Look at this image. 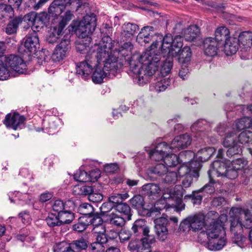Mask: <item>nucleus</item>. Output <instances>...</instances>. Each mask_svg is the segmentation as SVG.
Instances as JSON below:
<instances>
[{"instance_id": "obj_21", "label": "nucleus", "mask_w": 252, "mask_h": 252, "mask_svg": "<svg viewBox=\"0 0 252 252\" xmlns=\"http://www.w3.org/2000/svg\"><path fill=\"white\" fill-rule=\"evenodd\" d=\"M169 145L165 142H160L157 144L155 149L149 153L150 158L153 160H163L166 153L169 151Z\"/></svg>"}, {"instance_id": "obj_58", "label": "nucleus", "mask_w": 252, "mask_h": 252, "mask_svg": "<svg viewBox=\"0 0 252 252\" xmlns=\"http://www.w3.org/2000/svg\"><path fill=\"white\" fill-rule=\"evenodd\" d=\"M130 202L132 206L135 207L137 209L142 208L144 205L143 197L140 195L134 196L130 200Z\"/></svg>"}, {"instance_id": "obj_39", "label": "nucleus", "mask_w": 252, "mask_h": 252, "mask_svg": "<svg viewBox=\"0 0 252 252\" xmlns=\"http://www.w3.org/2000/svg\"><path fill=\"white\" fill-rule=\"evenodd\" d=\"M14 16V10L12 6L4 3L0 4V19H9Z\"/></svg>"}, {"instance_id": "obj_10", "label": "nucleus", "mask_w": 252, "mask_h": 252, "mask_svg": "<svg viewBox=\"0 0 252 252\" xmlns=\"http://www.w3.org/2000/svg\"><path fill=\"white\" fill-rule=\"evenodd\" d=\"M84 61H82L79 63L76 66V73L78 75L79 77H81L83 79L86 80L88 78V77L92 73L94 69H95L92 75V80L96 84H100L102 82L103 79L107 76L108 73L106 71L110 72L109 73L114 74L116 71H111L108 70H106L104 68V62L103 61H100L97 63V64L95 66H94L92 68L91 72L88 74V75L85 76L84 78L83 77V76L79 74L77 71V67L79 66V64L83 62Z\"/></svg>"}, {"instance_id": "obj_55", "label": "nucleus", "mask_w": 252, "mask_h": 252, "mask_svg": "<svg viewBox=\"0 0 252 252\" xmlns=\"http://www.w3.org/2000/svg\"><path fill=\"white\" fill-rule=\"evenodd\" d=\"M171 84V80L165 78L158 82L155 86V90L158 93L165 91Z\"/></svg>"}, {"instance_id": "obj_50", "label": "nucleus", "mask_w": 252, "mask_h": 252, "mask_svg": "<svg viewBox=\"0 0 252 252\" xmlns=\"http://www.w3.org/2000/svg\"><path fill=\"white\" fill-rule=\"evenodd\" d=\"M10 76V71L4 59H0V80H4L8 78Z\"/></svg>"}, {"instance_id": "obj_40", "label": "nucleus", "mask_w": 252, "mask_h": 252, "mask_svg": "<svg viewBox=\"0 0 252 252\" xmlns=\"http://www.w3.org/2000/svg\"><path fill=\"white\" fill-rule=\"evenodd\" d=\"M236 133L234 127H233L232 130H228L226 136L223 140V145L225 147L236 145Z\"/></svg>"}, {"instance_id": "obj_32", "label": "nucleus", "mask_w": 252, "mask_h": 252, "mask_svg": "<svg viewBox=\"0 0 252 252\" xmlns=\"http://www.w3.org/2000/svg\"><path fill=\"white\" fill-rule=\"evenodd\" d=\"M184 37L188 41H193L200 33L199 27L196 25H191L184 31Z\"/></svg>"}, {"instance_id": "obj_59", "label": "nucleus", "mask_w": 252, "mask_h": 252, "mask_svg": "<svg viewBox=\"0 0 252 252\" xmlns=\"http://www.w3.org/2000/svg\"><path fill=\"white\" fill-rule=\"evenodd\" d=\"M180 48V52L176 56H179L180 59H184V62H188L191 55L190 49L188 47H185L182 49Z\"/></svg>"}, {"instance_id": "obj_13", "label": "nucleus", "mask_w": 252, "mask_h": 252, "mask_svg": "<svg viewBox=\"0 0 252 252\" xmlns=\"http://www.w3.org/2000/svg\"><path fill=\"white\" fill-rule=\"evenodd\" d=\"M70 40L67 36H64L60 43L56 46L52 56L54 62H59L66 56L70 49Z\"/></svg>"}, {"instance_id": "obj_44", "label": "nucleus", "mask_w": 252, "mask_h": 252, "mask_svg": "<svg viewBox=\"0 0 252 252\" xmlns=\"http://www.w3.org/2000/svg\"><path fill=\"white\" fill-rule=\"evenodd\" d=\"M91 220H87L86 217H81L79 218L78 222L74 224L73 228L74 230L78 232H82L85 230L87 227L91 225L92 219L90 218Z\"/></svg>"}, {"instance_id": "obj_54", "label": "nucleus", "mask_w": 252, "mask_h": 252, "mask_svg": "<svg viewBox=\"0 0 252 252\" xmlns=\"http://www.w3.org/2000/svg\"><path fill=\"white\" fill-rule=\"evenodd\" d=\"M46 221L50 227H54L62 225L59 220L58 215L56 214V213L49 214L48 217L46 219Z\"/></svg>"}, {"instance_id": "obj_49", "label": "nucleus", "mask_w": 252, "mask_h": 252, "mask_svg": "<svg viewBox=\"0 0 252 252\" xmlns=\"http://www.w3.org/2000/svg\"><path fill=\"white\" fill-rule=\"evenodd\" d=\"M225 110L226 112V116L228 119L232 120L231 122H233V126H234V123L236 120L235 116L236 114L235 112V105L234 103H230L226 104L224 107Z\"/></svg>"}, {"instance_id": "obj_61", "label": "nucleus", "mask_w": 252, "mask_h": 252, "mask_svg": "<svg viewBox=\"0 0 252 252\" xmlns=\"http://www.w3.org/2000/svg\"><path fill=\"white\" fill-rule=\"evenodd\" d=\"M179 230L180 232H183L186 233L189 232L190 230L192 231L191 224L189 221V217H187L181 221L179 226Z\"/></svg>"}, {"instance_id": "obj_46", "label": "nucleus", "mask_w": 252, "mask_h": 252, "mask_svg": "<svg viewBox=\"0 0 252 252\" xmlns=\"http://www.w3.org/2000/svg\"><path fill=\"white\" fill-rule=\"evenodd\" d=\"M163 160L167 167L175 166L180 162L178 156L173 154H168L167 153H166Z\"/></svg>"}, {"instance_id": "obj_36", "label": "nucleus", "mask_w": 252, "mask_h": 252, "mask_svg": "<svg viewBox=\"0 0 252 252\" xmlns=\"http://www.w3.org/2000/svg\"><path fill=\"white\" fill-rule=\"evenodd\" d=\"M23 21L21 17H17L9 21L5 28V32L7 34L11 35L17 32L19 25Z\"/></svg>"}, {"instance_id": "obj_63", "label": "nucleus", "mask_w": 252, "mask_h": 252, "mask_svg": "<svg viewBox=\"0 0 252 252\" xmlns=\"http://www.w3.org/2000/svg\"><path fill=\"white\" fill-rule=\"evenodd\" d=\"M90 252H105V246L101 245L99 243H92L88 247Z\"/></svg>"}, {"instance_id": "obj_6", "label": "nucleus", "mask_w": 252, "mask_h": 252, "mask_svg": "<svg viewBox=\"0 0 252 252\" xmlns=\"http://www.w3.org/2000/svg\"><path fill=\"white\" fill-rule=\"evenodd\" d=\"M195 165H191L192 169L188 165H182L179 168L178 172L180 177L184 178L182 180V187L185 188L190 187L193 181V178L199 176V164L195 163Z\"/></svg>"}, {"instance_id": "obj_57", "label": "nucleus", "mask_w": 252, "mask_h": 252, "mask_svg": "<svg viewBox=\"0 0 252 252\" xmlns=\"http://www.w3.org/2000/svg\"><path fill=\"white\" fill-rule=\"evenodd\" d=\"M74 179L80 182H88L90 180L88 173L81 169L77 170L74 174Z\"/></svg>"}, {"instance_id": "obj_16", "label": "nucleus", "mask_w": 252, "mask_h": 252, "mask_svg": "<svg viewBox=\"0 0 252 252\" xmlns=\"http://www.w3.org/2000/svg\"><path fill=\"white\" fill-rule=\"evenodd\" d=\"M203 46L205 54L214 57L217 55L218 50H222L223 43L218 42L212 37H207L203 40Z\"/></svg>"}, {"instance_id": "obj_30", "label": "nucleus", "mask_w": 252, "mask_h": 252, "mask_svg": "<svg viewBox=\"0 0 252 252\" xmlns=\"http://www.w3.org/2000/svg\"><path fill=\"white\" fill-rule=\"evenodd\" d=\"M216 150L210 147H206L200 149L195 153V158L197 161L205 162L207 161L215 153Z\"/></svg>"}, {"instance_id": "obj_28", "label": "nucleus", "mask_w": 252, "mask_h": 252, "mask_svg": "<svg viewBox=\"0 0 252 252\" xmlns=\"http://www.w3.org/2000/svg\"><path fill=\"white\" fill-rule=\"evenodd\" d=\"M131 230L135 236H140L141 234L146 235L149 232V228L146 225V221L144 219H138L134 221Z\"/></svg>"}, {"instance_id": "obj_34", "label": "nucleus", "mask_w": 252, "mask_h": 252, "mask_svg": "<svg viewBox=\"0 0 252 252\" xmlns=\"http://www.w3.org/2000/svg\"><path fill=\"white\" fill-rule=\"evenodd\" d=\"M78 209L80 213L82 215V217H86L88 220H91L90 218L93 219L96 215H100L97 212L95 213L93 207L88 203L80 205Z\"/></svg>"}, {"instance_id": "obj_7", "label": "nucleus", "mask_w": 252, "mask_h": 252, "mask_svg": "<svg viewBox=\"0 0 252 252\" xmlns=\"http://www.w3.org/2000/svg\"><path fill=\"white\" fill-rule=\"evenodd\" d=\"M184 190L182 186L176 185L173 190L167 188L163 189L162 198L164 200L174 201L175 203L172 205L181 206L180 210H182L185 208L184 204H182V198L184 195Z\"/></svg>"}, {"instance_id": "obj_18", "label": "nucleus", "mask_w": 252, "mask_h": 252, "mask_svg": "<svg viewBox=\"0 0 252 252\" xmlns=\"http://www.w3.org/2000/svg\"><path fill=\"white\" fill-rule=\"evenodd\" d=\"M237 51L246 52L250 50L252 45V32L244 31L240 33L237 38Z\"/></svg>"}, {"instance_id": "obj_15", "label": "nucleus", "mask_w": 252, "mask_h": 252, "mask_svg": "<svg viewBox=\"0 0 252 252\" xmlns=\"http://www.w3.org/2000/svg\"><path fill=\"white\" fill-rule=\"evenodd\" d=\"M4 62L9 65L11 69L19 73H24L26 69V64L23 59L18 56L10 55L2 57Z\"/></svg>"}, {"instance_id": "obj_60", "label": "nucleus", "mask_w": 252, "mask_h": 252, "mask_svg": "<svg viewBox=\"0 0 252 252\" xmlns=\"http://www.w3.org/2000/svg\"><path fill=\"white\" fill-rule=\"evenodd\" d=\"M115 209L114 205L111 204L108 200L107 202L103 203L101 206L100 207L101 215L104 218H105V215L107 214H110L111 212L110 211L113 209Z\"/></svg>"}, {"instance_id": "obj_62", "label": "nucleus", "mask_w": 252, "mask_h": 252, "mask_svg": "<svg viewBox=\"0 0 252 252\" xmlns=\"http://www.w3.org/2000/svg\"><path fill=\"white\" fill-rule=\"evenodd\" d=\"M202 191H200V189L198 190L194 191L192 194L189 195V197L191 199L192 203L195 204H200L202 200V195L200 194Z\"/></svg>"}, {"instance_id": "obj_38", "label": "nucleus", "mask_w": 252, "mask_h": 252, "mask_svg": "<svg viewBox=\"0 0 252 252\" xmlns=\"http://www.w3.org/2000/svg\"><path fill=\"white\" fill-rule=\"evenodd\" d=\"M58 215L62 225L70 223L74 218V215L70 209V206L66 208V210L65 209L60 213L58 214Z\"/></svg>"}, {"instance_id": "obj_37", "label": "nucleus", "mask_w": 252, "mask_h": 252, "mask_svg": "<svg viewBox=\"0 0 252 252\" xmlns=\"http://www.w3.org/2000/svg\"><path fill=\"white\" fill-rule=\"evenodd\" d=\"M229 34V30L225 26H221L216 29L215 37L214 39L218 42L224 43L227 39H228V37L227 36Z\"/></svg>"}, {"instance_id": "obj_23", "label": "nucleus", "mask_w": 252, "mask_h": 252, "mask_svg": "<svg viewBox=\"0 0 252 252\" xmlns=\"http://www.w3.org/2000/svg\"><path fill=\"white\" fill-rule=\"evenodd\" d=\"M24 46L32 54H35L39 48L38 36L35 32L29 33L25 38Z\"/></svg>"}, {"instance_id": "obj_4", "label": "nucleus", "mask_w": 252, "mask_h": 252, "mask_svg": "<svg viewBox=\"0 0 252 252\" xmlns=\"http://www.w3.org/2000/svg\"><path fill=\"white\" fill-rule=\"evenodd\" d=\"M160 210L154 207L151 209L148 212L147 216L152 217L154 220L155 230L158 239L161 241H164L168 234L167 224L169 220L165 217H158L160 215Z\"/></svg>"}, {"instance_id": "obj_11", "label": "nucleus", "mask_w": 252, "mask_h": 252, "mask_svg": "<svg viewBox=\"0 0 252 252\" xmlns=\"http://www.w3.org/2000/svg\"><path fill=\"white\" fill-rule=\"evenodd\" d=\"M80 1V0H54L48 8L49 13L51 16L58 18L68 5L76 3L78 4L76 10L81 7Z\"/></svg>"}, {"instance_id": "obj_47", "label": "nucleus", "mask_w": 252, "mask_h": 252, "mask_svg": "<svg viewBox=\"0 0 252 252\" xmlns=\"http://www.w3.org/2000/svg\"><path fill=\"white\" fill-rule=\"evenodd\" d=\"M236 161L234 159H232L231 162H229L228 164L226 172L224 177L230 180L235 179L236 178Z\"/></svg>"}, {"instance_id": "obj_22", "label": "nucleus", "mask_w": 252, "mask_h": 252, "mask_svg": "<svg viewBox=\"0 0 252 252\" xmlns=\"http://www.w3.org/2000/svg\"><path fill=\"white\" fill-rule=\"evenodd\" d=\"M25 120V117L18 113H9L6 115L3 124L6 127L16 130L24 124Z\"/></svg>"}, {"instance_id": "obj_31", "label": "nucleus", "mask_w": 252, "mask_h": 252, "mask_svg": "<svg viewBox=\"0 0 252 252\" xmlns=\"http://www.w3.org/2000/svg\"><path fill=\"white\" fill-rule=\"evenodd\" d=\"M105 221L108 223L117 227H122L126 220L113 212L105 215Z\"/></svg>"}, {"instance_id": "obj_3", "label": "nucleus", "mask_w": 252, "mask_h": 252, "mask_svg": "<svg viewBox=\"0 0 252 252\" xmlns=\"http://www.w3.org/2000/svg\"><path fill=\"white\" fill-rule=\"evenodd\" d=\"M96 26V18L94 13H90L85 15L83 19L79 22L77 28L76 29V33L79 37L82 39L77 42L76 48L78 52L81 54H87L85 58L89 55H91L94 52L97 51L96 46H100L103 43H100L99 45H95L94 48L90 49L91 38L89 35L94 31ZM86 59L83 61H85Z\"/></svg>"}, {"instance_id": "obj_12", "label": "nucleus", "mask_w": 252, "mask_h": 252, "mask_svg": "<svg viewBox=\"0 0 252 252\" xmlns=\"http://www.w3.org/2000/svg\"><path fill=\"white\" fill-rule=\"evenodd\" d=\"M73 14L70 10H67L63 16L60 17L58 27H54L53 32L50 33L47 38L49 43H53L57 41L59 36L61 35L63 29L64 28L67 23L70 21Z\"/></svg>"}, {"instance_id": "obj_1", "label": "nucleus", "mask_w": 252, "mask_h": 252, "mask_svg": "<svg viewBox=\"0 0 252 252\" xmlns=\"http://www.w3.org/2000/svg\"><path fill=\"white\" fill-rule=\"evenodd\" d=\"M158 42L152 44L141 55H135L130 62V68L138 72L137 83L143 85L147 83L150 77L160 69L162 75L169 74L173 66V58L176 57L183 47V37L176 35L173 38L166 34L162 39L161 49H157Z\"/></svg>"}, {"instance_id": "obj_17", "label": "nucleus", "mask_w": 252, "mask_h": 252, "mask_svg": "<svg viewBox=\"0 0 252 252\" xmlns=\"http://www.w3.org/2000/svg\"><path fill=\"white\" fill-rule=\"evenodd\" d=\"M191 137L188 134H184L176 136L169 145L170 150L177 152L181 149L187 148L190 145Z\"/></svg>"}, {"instance_id": "obj_5", "label": "nucleus", "mask_w": 252, "mask_h": 252, "mask_svg": "<svg viewBox=\"0 0 252 252\" xmlns=\"http://www.w3.org/2000/svg\"><path fill=\"white\" fill-rule=\"evenodd\" d=\"M194 137L199 142L202 141L204 143H214L215 139H210V125L205 120H199L193 123L190 127Z\"/></svg>"}, {"instance_id": "obj_41", "label": "nucleus", "mask_w": 252, "mask_h": 252, "mask_svg": "<svg viewBox=\"0 0 252 252\" xmlns=\"http://www.w3.org/2000/svg\"><path fill=\"white\" fill-rule=\"evenodd\" d=\"M115 210L121 213L122 217L126 219V220H129L131 219L132 214L131 209L127 204L122 202L121 204L116 206Z\"/></svg>"}, {"instance_id": "obj_42", "label": "nucleus", "mask_w": 252, "mask_h": 252, "mask_svg": "<svg viewBox=\"0 0 252 252\" xmlns=\"http://www.w3.org/2000/svg\"><path fill=\"white\" fill-rule=\"evenodd\" d=\"M70 205L72 206V207L74 206L73 203L71 201H68L64 203L62 200H57L53 204L52 210L55 212L54 213L58 214L65 209L66 210V208H68Z\"/></svg>"}, {"instance_id": "obj_8", "label": "nucleus", "mask_w": 252, "mask_h": 252, "mask_svg": "<svg viewBox=\"0 0 252 252\" xmlns=\"http://www.w3.org/2000/svg\"><path fill=\"white\" fill-rule=\"evenodd\" d=\"M154 28L152 26H145L142 28L137 36L136 41L141 45H145L147 43H149L153 39H155V41H157V49L159 43H162V37L160 34H154ZM154 42H153V43Z\"/></svg>"}, {"instance_id": "obj_43", "label": "nucleus", "mask_w": 252, "mask_h": 252, "mask_svg": "<svg viewBox=\"0 0 252 252\" xmlns=\"http://www.w3.org/2000/svg\"><path fill=\"white\" fill-rule=\"evenodd\" d=\"M122 28V34L128 38L131 37L139 29L137 25L130 23L125 24Z\"/></svg>"}, {"instance_id": "obj_14", "label": "nucleus", "mask_w": 252, "mask_h": 252, "mask_svg": "<svg viewBox=\"0 0 252 252\" xmlns=\"http://www.w3.org/2000/svg\"><path fill=\"white\" fill-rule=\"evenodd\" d=\"M227 220V216L222 215L220 216L217 221H213L209 225H208L207 229L209 238L210 241L216 239L219 237L220 232L223 228V223Z\"/></svg>"}, {"instance_id": "obj_25", "label": "nucleus", "mask_w": 252, "mask_h": 252, "mask_svg": "<svg viewBox=\"0 0 252 252\" xmlns=\"http://www.w3.org/2000/svg\"><path fill=\"white\" fill-rule=\"evenodd\" d=\"M142 190L145 195L155 199L159 197L161 194H162L163 189H162L157 184L148 183L142 186Z\"/></svg>"}, {"instance_id": "obj_52", "label": "nucleus", "mask_w": 252, "mask_h": 252, "mask_svg": "<svg viewBox=\"0 0 252 252\" xmlns=\"http://www.w3.org/2000/svg\"><path fill=\"white\" fill-rule=\"evenodd\" d=\"M167 171V167L163 164H157L154 167L149 169V172L151 174L162 176Z\"/></svg>"}, {"instance_id": "obj_27", "label": "nucleus", "mask_w": 252, "mask_h": 252, "mask_svg": "<svg viewBox=\"0 0 252 252\" xmlns=\"http://www.w3.org/2000/svg\"><path fill=\"white\" fill-rule=\"evenodd\" d=\"M189 221L191 224L192 231H198L201 230L205 224V216L201 213L197 214L194 216H189Z\"/></svg>"}, {"instance_id": "obj_19", "label": "nucleus", "mask_w": 252, "mask_h": 252, "mask_svg": "<svg viewBox=\"0 0 252 252\" xmlns=\"http://www.w3.org/2000/svg\"><path fill=\"white\" fill-rule=\"evenodd\" d=\"M231 160H228L226 163L219 160L214 161L211 165V168L208 171L209 179L216 177H224L226 172L228 164Z\"/></svg>"}, {"instance_id": "obj_64", "label": "nucleus", "mask_w": 252, "mask_h": 252, "mask_svg": "<svg viewBox=\"0 0 252 252\" xmlns=\"http://www.w3.org/2000/svg\"><path fill=\"white\" fill-rule=\"evenodd\" d=\"M130 236V232L125 228H122L119 233V239L121 243H125L126 241H127Z\"/></svg>"}, {"instance_id": "obj_51", "label": "nucleus", "mask_w": 252, "mask_h": 252, "mask_svg": "<svg viewBox=\"0 0 252 252\" xmlns=\"http://www.w3.org/2000/svg\"><path fill=\"white\" fill-rule=\"evenodd\" d=\"M250 128L252 129V118L244 117L237 122V131Z\"/></svg>"}, {"instance_id": "obj_35", "label": "nucleus", "mask_w": 252, "mask_h": 252, "mask_svg": "<svg viewBox=\"0 0 252 252\" xmlns=\"http://www.w3.org/2000/svg\"><path fill=\"white\" fill-rule=\"evenodd\" d=\"M222 50L227 56H231L236 53V41L234 37H229L223 43Z\"/></svg>"}, {"instance_id": "obj_45", "label": "nucleus", "mask_w": 252, "mask_h": 252, "mask_svg": "<svg viewBox=\"0 0 252 252\" xmlns=\"http://www.w3.org/2000/svg\"><path fill=\"white\" fill-rule=\"evenodd\" d=\"M129 195L127 193L123 194L114 193L109 197L108 200L114 205L115 209L116 206L121 204L124 200L127 199Z\"/></svg>"}, {"instance_id": "obj_48", "label": "nucleus", "mask_w": 252, "mask_h": 252, "mask_svg": "<svg viewBox=\"0 0 252 252\" xmlns=\"http://www.w3.org/2000/svg\"><path fill=\"white\" fill-rule=\"evenodd\" d=\"M225 245V240L220 238L219 239H213L208 243L209 249L212 251H219L221 250Z\"/></svg>"}, {"instance_id": "obj_20", "label": "nucleus", "mask_w": 252, "mask_h": 252, "mask_svg": "<svg viewBox=\"0 0 252 252\" xmlns=\"http://www.w3.org/2000/svg\"><path fill=\"white\" fill-rule=\"evenodd\" d=\"M237 177L244 178L241 182L245 185L248 184L249 178L252 175V169L247 166L248 161L244 158H237Z\"/></svg>"}, {"instance_id": "obj_2", "label": "nucleus", "mask_w": 252, "mask_h": 252, "mask_svg": "<svg viewBox=\"0 0 252 252\" xmlns=\"http://www.w3.org/2000/svg\"><path fill=\"white\" fill-rule=\"evenodd\" d=\"M97 51L94 52L91 55L86 57L85 61L81 63L77 67V71L81 74L83 77L88 75L92 71V68L95 66L97 63L100 61L104 62V66L106 70L114 71H116L118 68V61L120 60V63L123 64L125 61V64L129 65L130 71L135 75L134 81L137 83V78L138 72H135L130 68V62L134 55H139L134 54L131 55V51L133 48V45L130 42H126L118 49H114L113 44L111 40L103 42L100 46H96Z\"/></svg>"}, {"instance_id": "obj_33", "label": "nucleus", "mask_w": 252, "mask_h": 252, "mask_svg": "<svg viewBox=\"0 0 252 252\" xmlns=\"http://www.w3.org/2000/svg\"><path fill=\"white\" fill-rule=\"evenodd\" d=\"M91 225L93 226L92 231L96 235L106 231L105 227L103 224V220L100 215H96V216L92 219Z\"/></svg>"}, {"instance_id": "obj_26", "label": "nucleus", "mask_w": 252, "mask_h": 252, "mask_svg": "<svg viewBox=\"0 0 252 252\" xmlns=\"http://www.w3.org/2000/svg\"><path fill=\"white\" fill-rule=\"evenodd\" d=\"M178 157L184 162L183 165H188L189 168L192 169L191 165L194 166L195 163L199 164V169L201 166V163L198 162L195 158V154L191 151H183L179 154Z\"/></svg>"}, {"instance_id": "obj_9", "label": "nucleus", "mask_w": 252, "mask_h": 252, "mask_svg": "<svg viewBox=\"0 0 252 252\" xmlns=\"http://www.w3.org/2000/svg\"><path fill=\"white\" fill-rule=\"evenodd\" d=\"M72 192L75 195L88 196L89 200L93 202H98L103 199L102 194L94 190V189L90 186L78 185L74 186Z\"/></svg>"}, {"instance_id": "obj_24", "label": "nucleus", "mask_w": 252, "mask_h": 252, "mask_svg": "<svg viewBox=\"0 0 252 252\" xmlns=\"http://www.w3.org/2000/svg\"><path fill=\"white\" fill-rule=\"evenodd\" d=\"M239 214L241 218L244 220H240L237 218V225L240 224V226L250 229L252 227V210H244L237 207V214Z\"/></svg>"}, {"instance_id": "obj_29", "label": "nucleus", "mask_w": 252, "mask_h": 252, "mask_svg": "<svg viewBox=\"0 0 252 252\" xmlns=\"http://www.w3.org/2000/svg\"><path fill=\"white\" fill-rule=\"evenodd\" d=\"M248 110L252 113V104L248 106ZM239 143L242 144H245L247 143L252 144V131L245 129L237 137V143ZM238 147H240L237 144V155L239 154V150Z\"/></svg>"}, {"instance_id": "obj_53", "label": "nucleus", "mask_w": 252, "mask_h": 252, "mask_svg": "<svg viewBox=\"0 0 252 252\" xmlns=\"http://www.w3.org/2000/svg\"><path fill=\"white\" fill-rule=\"evenodd\" d=\"M71 249L74 250L76 252H79L82 250L88 248L87 241L83 239L74 241L71 243Z\"/></svg>"}, {"instance_id": "obj_56", "label": "nucleus", "mask_w": 252, "mask_h": 252, "mask_svg": "<svg viewBox=\"0 0 252 252\" xmlns=\"http://www.w3.org/2000/svg\"><path fill=\"white\" fill-rule=\"evenodd\" d=\"M162 180L164 183L168 185H173L177 181V174L175 171L166 172L165 175L162 177Z\"/></svg>"}]
</instances>
